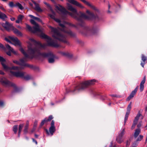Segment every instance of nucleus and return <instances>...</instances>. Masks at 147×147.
I'll return each mask as SVG.
<instances>
[{
	"instance_id": "1",
	"label": "nucleus",
	"mask_w": 147,
	"mask_h": 147,
	"mask_svg": "<svg viewBox=\"0 0 147 147\" xmlns=\"http://www.w3.org/2000/svg\"><path fill=\"white\" fill-rule=\"evenodd\" d=\"M41 37L43 38L47 39V44L44 43L42 44L40 42H37L33 39L30 38V40L33 44V48H32V46L31 43H30V46L28 48V52L31 55L29 56L24 53L26 57L33 58L34 57L38 58L49 57L48 61L49 63H52L54 62V56L53 54L51 53H41L40 51L41 48H45L47 46H49L55 47H58L60 46L57 42L52 39L47 35L44 34H41Z\"/></svg>"
},
{
	"instance_id": "2",
	"label": "nucleus",
	"mask_w": 147,
	"mask_h": 147,
	"mask_svg": "<svg viewBox=\"0 0 147 147\" xmlns=\"http://www.w3.org/2000/svg\"><path fill=\"white\" fill-rule=\"evenodd\" d=\"M67 9L71 11L72 12H70L67 11L61 5H59L55 6V8L57 9L63 15L69 14L72 17L77 20L79 22H81L83 23V20L84 19L89 20H99L100 19L99 16L97 15L95 16L92 13L90 12L88 10L86 11V13L87 15H86L85 13L80 12L78 13L76 9L73 7L69 3H67Z\"/></svg>"
},
{
	"instance_id": "3",
	"label": "nucleus",
	"mask_w": 147,
	"mask_h": 147,
	"mask_svg": "<svg viewBox=\"0 0 147 147\" xmlns=\"http://www.w3.org/2000/svg\"><path fill=\"white\" fill-rule=\"evenodd\" d=\"M59 25L62 28L61 30H60L59 28H54L50 26H49L51 29L52 36L60 41L68 44L69 43L66 40L67 36L65 34H67L73 36H74V34L71 31L66 30V28L63 24L60 23Z\"/></svg>"
},
{
	"instance_id": "4",
	"label": "nucleus",
	"mask_w": 147,
	"mask_h": 147,
	"mask_svg": "<svg viewBox=\"0 0 147 147\" xmlns=\"http://www.w3.org/2000/svg\"><path fill=\"white\" fill-rule=\"evenodd\" d=\"M28 47L30 46V43H31L32 45V48H33V44L31 42L30 40H29V41L28 42ZM29 47H28V48ZM20 51H21V52L24 54V55L25 57L23 58L22 59H20V61H18L17 60H14L13 61V62L18 65H19L21 66V67H30V68H32L33 67V66L32 65H30L27 63H25V61H27V59H32V58H29L25 56L24 53L26 54L29 56H31V55L28 52V53H29V55H28L24 51L23 49L22 48H20Z\"/></svg>"
},
{
	"instance_id": "5",
	"label": "nucleus",
	"mask_w": 147,
	"mask_h": 147,
	"mask_svg": "<svg viewBox=\"0 0 147 147\" xmlns=\"http://www.w3.org/2000/svg\"><path fill=\"white\" fill-rule=\"evenodd\" d=\"M96 82V80L95 79L82 82L75 87L74 90L71 91L74 92L76 90L78 91L84 90L88 88L91 85L94 84Z\"/></svg>"
},
{
	"instance_id": "6",
	"label": "nucleus",
	"mask_w": 147,
	"mask_h": 147,
	"mask_svg": "<svg viewBox=\"0 0 147 147\" xmlns=\"http://www.w3.org/2000/svg\"><path fill=\"white\" fill-rule=\"evenodd\" d=\"M23 67H18V69L17 70H14L11 69V70H8L10 71V73L12 75L16 77H20L22 78L24 75L26 73L25 72L19 71V70L23 69Z\"/></svg>"
},
{
	"instance_id": "7",
	"label": "nucleus",
	"mask_w": 147,
	"mask_h": 147,
	"mask_svg": "<svg viewBox=\"0 0 147 147\" xmlns=\"http://www.w3.org/2000/svg\"><path fill=\"white\" fill-rule=\"evenodd\" d=\"M5 59H4L3 57L0 56V62L4 68V69L6 70H11V69H13L14 70H17L18 69V67L17 66H13L11 67H9L6 65L5 63Z\"/></svg>"
},
{
	"instance_id": "8",
	"label": "nucleus",
	"mask_w": 147,
	"mask_h": 147,
	"mask_svg": "<svg viewBox=\"0 0 147 147\" xmlns=\"http://www.w3.org/2000/svg\"><path fill=\"white\" fill-rule=\"evenodd\" d=\"M26 26L28 30L32 32L35 33L37 32H41V30L38 24L34 25V26L32 28L27 24H26Z\"/></svg>"
},
{
	"instance_id": "9",
	"label": "nucleus",
	"mask_w": 147,
	"mask_h": 147,
	"mask_svg": "<svg viewBox=\"0 0 147 147\" xmlns=\"http://www.w3.org/2000/svg\"><path fill=\"white\" fill-rule=\"evenodd\" d=\"M0 82L3 85L6 86H12L14 87L15 86L14 84L10 82L4 77H2L0 78Z\"/></svg>"
},
{
	"instance_id": "10",
	"label": "nucleus",
	"mask_w": 147,
	"mask_h": 147,
	"mask_svg": "<svg viewBox=\"0 0 147 147\" xmlns=\"http://www.w3.org/2000/svg\"><path fill=\"white\" fill-rule=\"evenodd\" d=\"M5 40L11 43H12L11 41L13 42L14 43L15 45H20L19 41L16 37L9 36L8 38H5Z\"/></svg>"
},
{
	"instance_id": "11",
	"label": "nucleus",
	"mask_w": 147,
	"mask_h": 147,
	"mask_svg": "<svg viewBox=\"0 0 147 147\" xmlns=\"http://www.w3.org/2000/svg\"><path fill=\"white\" fill-rule=\"evenodd\" d=\"M141 116V119H142L143 118V117L142 114L140 113V112L139 111L134 121L133 124L131 127V129H133L134 128L136 124L137 123L139 117Z\"/></svg>"
},
{
	"instance_id": "12",
	"label": "nucleus",
	"mask_w": 147,
	"mask_h": 147,
	"mask_svg": "<svg viewBox=\"0 0 147 147\" xmlns=\"http://www.w3.org/2000/svg\"><path fill=\"white\" fill-rule=\"evenodd\" d=\"M125 129H123L120 131L118 136L116 140L119 144L121 143L123 141L122 138L123 135L125 134Z\"/></svg>"
},
{
	"instance_id": "13",
	"label": "nucleus",
	"mask_w": 147,
	"mask_h": 147,
	"mask_svg": "<svg viewBox=\"0 0 147 147\" xmlns=\"http://www.w3.org/2000/svg\"><path fill=\"white\" fill-rule=\"evenodd\" d=\"M6 48L9 50L8 51L6 52L7 54L9 56H11V52L13 53L15 55L17 54V52L14 51L13 49L9 45H6Z\"/></svg>"
},
{
	"instance_id": "14",
	"label": "nucleus",
	"mask_w": 147,
	"mask_h": 147,
	"mask_svg": "<svg viewBox=\"0 0 147 147\" xmlns=\"http://www.w3.org/2000/svg\"><path fill=\"white\" fill-rule=\"evenodd\" d=\"M1 25L6 30L9 31L13 28L12 25L9 24L7 22H6L5 23L2 24Z\"/></svg>"
},
{
	"instance_id": "15",
	"label": "nucleus",
	"mask_w": 147,
	"mask_h": 147,
	"mask_svg": "<svg viewBox=\"0 0 147 147\" xmlns=\"http://www.w3.org/2000/svg\"><path fill=\"white\" fill-rule=\"evenodd\" d=\"M55 122L53 120H52L51 123V126L49 128V131L50 134L52 135L53 133L55 131V127L54 126Z\"/></svg>"
},
{
	"instance_id": "16",
	"label": "nucleus",
	"mask_w": 147,
	"mask_h": 147,
	"mask_svg": "<svg viewBox=\"0 0 147 147\" xmlns=\"http://www.w3.org/2000/svg\"><path fill=\"white\" fill-rule=\"evenodd\" d=\"M68 1L69 3L76 5L80 8L82 9L84 8V7L81 4L75 0H68Z\"/></svg>"
},
{
	"instance_id": "17",
	"label": "nucleus",
	"mask_w": 147,
	"mask_h": 147,
	"mask_svg": "<svg viewBox=\"0 0 147 147\" xmlns=\"http://www.w3.org/2000/svg\"><path fill=\"white\" fill-rule=\"evenodd\" d=\"M138 88V86L136 87L135 89L131 92L130 95L127 98V100L128 101L130 100L131 99L134 97V95L136 93Z\"/></svg>"
},
{
	"instance_id": "18",
	"label": "nucleus",
	"mask_w": 147,
	"mask_h": 147,
	"mask_svg": "<svg viewBox=\"0 0 147 147\" xmlns=\"http://www.w3.org/2000/svg\"><path fill=\"white\" fill-rule=\"evenodd\" d=\"M53 118V117L52 115H51L48 118L47 117L45 118L44 120H42L40 126H42L44 125L45 123L50 121H51Z\"/></svg>"
},
{
	"instance_id": "19",
	"label": "nucleus",
	"mask_w": 147,
	"mask_h": 147,
	"mask_svg": "<svg viewBox=\"0 0 147 147\" xmlns=\"http://www.w3.org/2000/svg\"><path fill=\"white\" fill-rule=\"evenodd\" d=\"M32 1L35 6V7L34 8V9L38 12H42V10L39 7V4L35 1Z\"/></svg>"
},
{
	"instance_id": "20",
	"label": "nucleus",
	"mask_w": 147,
	"mask_h": 147,
	"mask_svg": "<svg viewBox=\"0 0 147 147\" xmlns=\"http://www.w3.org/2000/svg\"><path fill=\"white\" fill-rule=\"evenodd\" d=\"M142 60L143 62H141V65L144 67V64L147 62V57L145 56L144 55H142Z\"/></svg>"
},
{
	"instance_id": "21",
	"label": "nucleus",
	"mask_w": 147,
	"mask_h": 147,
	"mask_svg": "<svg viewBox=\"0 0 147 147\" xmlns=\"http://www.w3.org/2000/svg\"><path fill=\"white\" fill-rule=\"evenodd\" d=\"M146 81V77L144 76L143 79V80L141 81V82L140 83V90L141 92H142L144 88V84L145 82Z\"/></svg>"
},
{
	"instance_id": "22",
	"label": "nucleus",
	"mask_w": 147,
	"mask_h": 147,
	"mask_svg": "<svg viewBox=\"0 0 147 147\" xmlns=\"http://www.w3.org/2000/svg\"><path fill=\"white\" fill-rule=\"evenodd\" d=\"M11 29H13V30L14 33L16 34L17 35L20 36H22V34L21 32L19 31L16 28H15L13 26V28Z\"/></svg>"
},
{
	"instance_id": "23",
	"label": "nucleus",
	"mask_w": 147,
	"mask_h": 147,
	"mask_svg": "<svg viewBox=\"0 0 147 147\" xmlns=\"http://www.w3.org/2000/svg\"><path fill=\"white\" fill-rule=\"evenodd\" d=\"M24 16L21 14L19 15L18 17V20L16 21V23H19L22 21L23 19L24 18Z\"/></svg>"
},
{
	"instance_id": "24",
	"label": "nucleus",
	"mask_w": 147,
	"mask_h": 147,
	"mask_svg": "<svg viewBox=\"0 0 147 147\" xmlns=\"http://www.w3.org/2000/svg\"><path fill=\"white\" fill-rule=\"evenodd\" d=\"M141 132L140 129V128L137 129L134 132V137L136 138L140 133Z\"/></svg>"
},
{
	"instance_id": "25",
	"label": "nucleus",
	"mask_w": 147,
	"mask_h": 147,
	"mask_svg": "<svg viewBox=\"0 0 147 147\" xmlns=\"http://www.w3.org/2000/svg\"><path fill=\"white\" fill-rule=\"evenodd\" d=\"M18 129V125H15L13 127L12 130L15 134H16L17 133Z\"/></svg>"
},
{
	"instance_id": "26",
	"label": "nucleus",
	"mask_w": 147,
	"mask_h": 147,
	"mask_svg": "<svg viewBox=\"0 0 147 147\" xmlns=\"http://www.w3.org/2000/svg\"><path fill=\"white\" fill-rule=\"evenodd\" d=\"M22 78L26 80H28L31 79V77L30 75H26L25 74Z\"/></svg>"
},
{
	"instance_id": "27",
	"label": "nucleus",
	"mask_w": 147,
	"mask_h": 147,
	"mask_svg": "<svg viewBox=\"0 0 147 147\" xmlns=\"http://www.w3.org/2000/svg\"><path fill=\"white\" fill-rule=\"evenodd\" d=\"M15 7H18L21 9H23V7H22L21 4L19 3H16Z\"/></svg>"
},
{
	"instance_id": "28",
	"label": "nucleus",
	"mask_w": 147,
	"mask_h": 147,
	"mask_svg": "<svg viewBox=\"0 0 147 147\" xmlns=\"http://www.w3.org/2000/svg\"><path fill=\"white\" fill-rule=\"evenodd\" d=\"M24 125L23 124H21L19 125L18 127V131L19 133H21Z\"/></svg>"
},
{
	"instance_id": "29",
	"label": "nucleus",
	"mask_w": 147,
	"mask_h": 147,
	"mask_svg": "<svg viewBox=\"0 0 147 147\" xmlns=\"http://www.w3.org/2000/svg\"><path fill=\"white\" fill-rule=\"evenodd\" d=\"M29 16L30 17V18H32L34 19L35 20H36L40 22L41 21V20L39 18L36 17H35L32 15H29Z\"/></svg>"
},
{
	"instance_id": "30",
	"label": "nucleus",
	"mask_w": 147,
	"mask_h": 147,
	"mask_svg": "<svg viewBox=\"0 0 147 147\" xmlns=\"http://www.w3.org/2000/svg\"><path fill=\"white\" fill-rule=\"evenodd\" d=\"M8 5L11 8L16 7V4H14L13 2L12 1L10 2L9 3Z\"/></svg>"
},
{
	"instance_id": "31",
	"label": "nucleus",
	"mask_w": 147,
	"mask_h": 147,
	"mask_svg": "<svg viewBox=\"0 0 147 147\" xmlns=\"http://www.w3.org/2000/svg\"><path fill=\"white\" fill-rule=\"evenodd\" d=\"M60 53L64 56H67L69 55V53L68 52H60Z\"/></svg>"
},
{
	"instance_id": "32",
	"label": "nucleus",
	"mask_w": 147,
	"mask_h": 147,
	"mask_svg": "<svg viewBox=\"0 0 147 147\" xmlns=\"http://www.w3.org/2000/svg\"><path fill=\"white\" fill-rule=\"evenodd\" d=\"M131 102H130L129 105H128V106L127 107V111H130V109H131Z\"/></svg>"
},
{
	"instance_id": "33",
	"label": "nucleus",
	"mask_w": 147,
	"mask_h": 147,
	"mask_svg": "<svg viewBox=\"0 0 147 147\" xmlns=\"http://www.w3.org/2000/svg\"><path fill=\"white\" fill-rule=\"evenodd\" d=\"M143 136L142 135H140L138 137L137 139L136 140V142L138 141H140L143 138Z\"/></svg>"
},
{
	"instance_id": "34",
	"label": "nucleus",
	"mask_w": 147,
	"mask_h": 147,
	"mask_svg": "<svg viewBox=\"0 0 147 147\" xmlns=\"http://www.w3.org/2000/svg\"><path fill=\"white\" fill-rule=\"evenodd\" d=\"M28 127H27L26 126H24V131L25 134H26L28 133Z\"/></svg>"
},
{
	"instance_id": "35",
	"label": "nucleus",
	"mask_w": 147,
	"mask_h": 147,
	"mask_svg": "<svg viewBox=\"0 0 147 147\" xmlns=\"http://www.w3.org/2000/svg\"><path fill=\"white\" fill-rule=\"evenodd\" d=\"M30 21L31 23L34 25H35L38 24L33 20L31 19Z\"/></svg>"
},
{
	"instance_id": "36",
	"label": "nucleus",
	"mask_w": 147,
	"mask_h": 147,
	"mask_svg": "<svg viewBox=\"0 0 147 147\" xmlns=\"http://www.w3.org/2000/svg\"><path fill=\"white\" fill-rule=\"evenodd\" d=\"M49 16L51 18L54 20L55 19V15L54 13H53V14H49Z\"/></svg>"
},
{
	"instance_id": "37",
	"label": "nucleus",
	"mask_w": 147,
	"mask_h": 147,
	"mask_svg": "<svg viewBox=\"0 0 147 147\" xmlns=\"http://www.w3.org/2000/svg\"><path fill=\"white\" fill-rule=\"evenodd\" d=\"M38 121L37 120H35L34 124V129H35V127H36L37 125Z\"/></svg>"
},
{
	"instance_id": "38",
	"label": "nucleus",
	"mask_w": 147,
	"mask_h": 147,
	"mask_svg": "<svg viewBox=\"0 0 147 147\" xmlns=\"http://www.w3.org/2000/svg\"><path fill=\"white\" fill-rule=\"evenodd\" d=\"M130 144V141L129 140H127V141L126 145V147H128L129 146Z\"/></svg>"
},
{
	"instance_id": "39",
	"label": "nucleus",
	"mask_w": 147,
	"mask_h": 147,
	"mask_svg": "<svg viewBox=\"0 0 147 147\" xmlns=\"http://www.w3.org/2000/svg\"><path fill=\"white\" fill-rule=\"evenodd\" d=\"M4 105L3 102L1 100H0V107H2Z\"/></svg>"
},
{
	"instance_id": "40",
	"label": "nucleus",
	"mask_w": 147,
	"mask_h": 147,
	"mask_svg": "<svg viewBox=\"0 0 147 147\" xmlns=\"http://www.w3.org/2000/svg\"><path fill=\"white\" fill-rule=\"evenodd\" d=\"M0 48H2L3 49H5V48L4 46L1 43H0Z\"/></svg>"
},
{
	"instance_id": "41",
	"label": "nucleus",
	"mask_w": 147,
	"mask_h": 147,
	"mask_svg": "<svg viewBox=\"0 0 147 147\" xmlns=\"http://www.w3.org/2000/svg\"><path fill=\"white\" fill-rule=\"evenodd\" d=\"M128 118V117L127 116H125V120H124V125H125L126 122L127 120V119Z\"/></svg>"
},
{
	"instance_id": "42",
	"label": "nucleus",
	"mask_w": 147,
	"mask_h": 147,
	"mask_svg": "<svg viewBox=\"0 0 147 147\" xmlns=\"http://www.w3.org/2000/svg\"><path fill=\"white\" fill-rule=\"evenodd\" d=\"M54 20L57 22L60 23V20L58 19L55 18Z\"/></svg>"
},
{
	"instance_id": "43",
	"label": "nucleus",
	"mask_w": 147,
	"mask_h": 147,
	"mask_svg": "<svg viewBox=\"0 0 147 147\" xmlns=\"http://www.w3.org/2000/svg\"><path fill=\"white\" fill-rule=\"evenodd\" d=\"M0 9H1L2 10L4 11H5V9L2 6H0Z\"/></svg>"
},
{
	"instance_id": "44",
	"label": "nucleus",
	"mask_w": 147,
	"mask_h": 147,
	"mask_svg": "<svg viewBox=\"0 0 147 147\" xmlns=\"http://www.w3.org/2000/svg\"><path fill=\"white\" fill-rule=\"evenodd\" d=\"M29 125V121H26V125H25V126L28 127Z\"/></svg>"
},
{
	"instance_id": "45",
	"label": "nucleus",
	"mask_w": 147,
	"mask_h": 147,
	"mask_svg": "<svg viewBox=\"0 0 147 147\" xmlns=\"http://www.w3.org/2000/svg\"><path fill=\"white\" fill-rule=\"evenodd\" d=\"M141 122H140L137 125V127L138 128L140 127L141 126Z\"/></svg>"
},
{
	"instance_id": "46",
	"label": "nucleus",
	"mask_w": 147,
	"mask_h": 147,
	"mask_svg": "<svg viewBox=\"0 0 147 147\" xmlns=\"http://www.w3.org/2000/svg\"><path fill=\"white\" fill-rule=\"evenodd\" d=\"M130 112V111H127V112L126 113V114H125V116H127V117H128V115H129V114Z\"/></svg>"
},
{
	"instance_id": "47",
	"label": "nucleus",
	"mask_w": 147,
	"mask_h": 147,
	"mask_svg": "<svg viewBox=\"0 0 147 147\" xmlns=\"http://www.w3.org/2000/svg\"><path fill=\"white\" fill-rule=\"evenodd\" d=\"M44 3L45 5H46L48 7H50V5L49 4L47 3V2H44Z\"/></svg>"
},
{
	"instance_id": "48",
	"label": "nucleus",
	"mask_w": 147,
	"mask_h": 147,
	"mask_svg": "<svg viewBox=\"0 0 147 147\" xmlns=\"http://www.w3.org/2000/svg\"><path fill=\"white\" fill-rule=\"evenodd\" d=\"M10 19L11 21H13L15 20V19L14 17H11V18Z\"/></svg>"
},
{
	"instance_id": "49",
	"label": "nucleus",
	"mask_w": 147,
	"mask_h": 147,
	"mask_svg": "<svg viewBox=\"0 0 147 147\" xmlns=\"http://www.w3.org/2000/svg\"><path fill=\"white\" fill-rule=\"evenodd\" d=\"M32 140H33V142H35L36 144H37V142L36 140L34 139L33 138H32Z\"/></svg>"
},
{
	"instance_id": "50",
	"label": "nucleus",
	"mask_w": 147,
	"mask_h": 147,
	"mask_svg": "<svg viewBox=\"0 0 147 147\" xmlns=\"http://www.w3.org/2000/svg\"><path fill=\"white\" fill-rule=\"evenodd\" d=\"M4 73L1 70H0V74L1 75H4Z\"/></svg>"
},
{
	"instance_id": "51",
	"label": "nucleus",
	"mask_w": 147,
	"mask_h": 147,
	"mask_svg": "<svg viewBox=\"0 0 147 147\" xmlns=\"http://www.w3.org/2000/svg\"><path fill=\"white\" fill-rule=\"evenodd\" d=\"M111 96L112 97H117V96L115 95L112 94L111 95Z\"/></svg>"
},
{
	"instance_id": "52",
	"label": "nucleus",
	"mask_w": 147,
	"mask_h": 147,
	"mask_svg": "<svg viewBox=\"0 0 147 147\" xmlns=\"http://www.w3.org/2000/svg\"><path fill=\"white\" fill-rule=\"evenodd\" d=\"M69 25L71 26H75V25H73V24H72L71 23H69Z\"/></svg>"
},
{
	"instance_id": "53",
	"label": "nucleus",
	"mask_w": 147,
	"mask_h": 147,
	"mask_svg": "<svg viewBox=\"0 0 147 147\" xmlns=\"http://www.w3.org/2000/svg\"><path fill=\"white\" fill-rule=\"evenodd\" d=\"M29 4H30V5L31 6H33V4L32 3H30L29 2Z\"/></svg>"
},
{
	"instance_id": "54",
	"label": "nucleus",
	"mask_w": 147,
	"mask_h": 147,
	"mask_svg": "<svg viewBox=\"0 0 147 147\" xmlns=\"http://www.w3.org/2000/svg\"><path fill=\"white\" fill-rule=\"evenodd\" d=\"M20 134H21V133H19V131H18V137H20Z\"/></svg>"
},
{
	"instance_id": "55",
	"label": "nucleus",
	"mask_w": 147,
	"mask_h": 147,
	"mask_svg": "<svg viewBox=\"0 0 147 147\" xmlns=\"http://www.w3.org/2000/svg\"><path fill=\"white\" fill-rule=\"evenodd\" d=\"M17 27L18 28L20 29H21V27L20 26H17Z\"/></svg>"
},
{
	"instance_id": "56",
	"label": "nucleus",
	"mask_w": 147,
	"mask_h": 147,
	"mask_svg": "<svg viewBox=\"0 0 147 147\" xmlns=\"http://www.w3.org/2000/svg\"><path fill=\"white\" fill-rule=\"evenodd\" d=\"M89 32H92V30H89Z\"/></svg>"
},
{
	"instance_id": "57",
	"label": "nucleus",
	"mask_w": 147,
	"mask_h": 147,
	"mask_svg": "<svg viewBox=\"0 0 147 147\" xmlns=\"http://www.w3.org/2000/svg\"><path fill=\"white\" fill-rule=\"evenodd\" d=\"M137 145L136 144H135V146H131V147H136L137 146Z\"/></svg>"
},
{
	"instance_id": "58",
	"label": "nucleus",
	"mask_w": 147,
	"mask_h": 147,
	"mask_svg": "<svg viewBox=\"0 0 147 147\" xmlns=\"http://www.w3.org/2000/svg\"><path fill=\"white\" fill-rule=\"evenodd\" d=\"M35 137L36 138H37L38 137V135L36 134H35Z\"/></svg>"
},
{
	"instance_id": "59",
	"label": "nucleus",
	"mask_w": 147,
	"mask_h": 147,
	"mask_svg": "<svg viewBox=\"0 0 147 147\" xmlns=\"http://www.w3.org/2000/svg\"><path fill=\"white\" fill-rule=\"evenodd\" d=\"M110 7V5L109 4L108 5V8H109V9Z\"/></svg>"
},
{
	"instance_id": "60",
	"label": "nucleus",
	"mask_w": 147,
	"mask_h": 147,
	"mask_svg": "<svg viewBox=\"0 0 147 147\" xmlns=\"http://www.w3.org/2000/svg\"><path fill=\"white\" fill-rule=\"evenodd\" d=\"M135 144H136V143H133V144L132 145V146H135Z\"/></svg>"
},
{
	"instance_id": "61",
	"label": "nucleus",
	"mask_w": 147,
	"mask_h": 147,
	"mask_svg": "<svg viewBox=\"0 0 147 147\" xmlns=\"http://www.w3.org/2000/svg\"><path fill=\"white\" fill-rule=\"evenodd\" d=\"M46 131H47V134H49L48 131L47 130H46Z\"/></svg>"
},
{
	"instance_id": "62",
	"label": "nucleus",
	"mask_w": 147,
	"mask_h": 147,
	"mask_svg": "<svg viewBox=\"0 0 147 147\" xmlns=\"http://www.w3.org/2000/svg\"><path fill=\"white\" fill-rule=\"evenodd\" d=\"M25 138L27 140H28V138L26 136L25 137Z\"/></svg>"
},
{
	"instance_id": "63",
	"label": "nucleus",
	"mask_w": 147,
	"mask_h": 147,
	"mask_svg": "<svg viewBox=\"0 0 147 147\" xmlns=\"http://www.w3.org/2000/svg\"><path fill=\"white\" fill-rule=\"evenodd\" d=\"M108 13H110V11H108Z\"/></svg>"
},
{
	"instance_id": "64",
	"label": "nucleus",
	"mask_w": 147,
	"mask_h": 147,
	"mask_svg": "<svg viewBox=\"0 0 147 147\" xmlns=\"http://www.w3.org/2000/svg\"><path fill=\"white\" fill-rule=\"evenodd\" d=\"M80 24V26H82V24Z\"/></svg>"
}]
</instances>
